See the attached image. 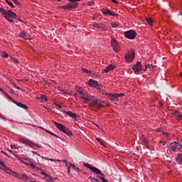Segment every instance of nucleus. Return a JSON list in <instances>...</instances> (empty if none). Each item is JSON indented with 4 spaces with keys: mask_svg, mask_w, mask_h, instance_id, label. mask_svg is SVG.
Masks as SVG:
<instances>
[{
    "mask_svg": "<svg viewBox=\"0 0 182 182\" xmlns=\"http://www.w3.org/2000/svg\"><path fill=\"white\" fill-rule=\"evenodd\" d=\"M20 161H21V163H23V164H26V166H31V164H26L23 161H22V159H19Z\"/></svg>",
    "mask_w": 182,
    "mask_h": 182,
    "instance_id": "37998d69",
    "label": "nucleus"
},
{
    "mask_svg": "<svg viewBox=\"0 0 182 182\" xmlns=\"http://www.w3.org/2000/svg\"><path fill=\"white\" fill-rule=\"evenodd\" d=\"M68 173H70V169H68Z\"/></svg>",
    "mask_w": 182,
    "mask_h": 182,
    "instance_id": "680f3d73",
    "label": "nucleus"
},
{
    "mask_svg": "<svg viewBox=\"0 0 182 182\" xmlns=\"http://www.w3.org/2000/svg\"><path fill=\"white\" fill-rule=\"evenodd\" d=\"M77 6V3H72L66 6H63L61 8L65 11H71V9H75Z\"/></svg>",
    "mask_w": 182,
    "mask_h": 182,
    "instance_id": "1a4fd4ad",
    "label": "nucleus"
},
{
    "mask_svg": "<svg viewBox=\"0 0 182 182\" xmlns=\"http://www.w3.org/2000/svg\"><path fill=\"white\" fill-rule=\"evenodd\" d=\"M146 21L149 25H153V19H151V18H146Z\"/></svg>",
    "mask_w": 182,
    "mask_h": 182,
    "instance_id": "cd10ccee",
    "label": "nucleus"
},
{
    "mask_svg": "<svg viewBox=\"0 0 182 182\" xmlns=\"http://www.w3.org/2000/svg\"><path fill=\"white\" fill-rule=\"evenodd\" d=\"M115 95L117 97V101L119 102V97H123V96H124V93H119V94L115 93Z\"/></svg>",
    "mask_w": 182,
    "mask_h": 182,
    "instance_id": "c85d7f7f",
    "label": "nucleus"
},
{
    "mask_svg": "<svg viewBox=\"0 0 182 182\" xmlns=\"http://www.w3.org/2000/svg\"><path fill=\"white\" fill-rule=\"evenodd\" d=\"M63 163H65V166L68 167V161H67V160H64V161H63Z\"/></svg>",
    "mask_w": 182,
    "mask_h": 182,
    "instance_id": "09e8293b",
    "label": "nucleus"
},
{
    "mask_svg": "<svg viewBox=\"0 0 182 182\" xmlns=\"http://www.w3.org/2000/svg\"><path fill=\"white\" fill-rule=\"evenodd\" d=\"M111 43L114 52H117L119 50V43H117V41L114 38H112Z\"/></svg>",
    "mask_w": 182,
    "mask_h": 182,
    "instance_id": "ddd939ff",
    "label": "nucleus"
},
{
    "mask_svg": "<svg viewBox=\"0 0 182 182\" xmlns=\"http://www.w3.org/2000/svg\"><path fill=\"white\" fill-rule=\"evenodd\" d=\"M147 68H149V70H151L154 68V66H153L152 64H146L144 72H146V70H147Z\"/></svg>",
    "mask_w": 182,
    "mask_h": 182,
    "instance_id": "a878e982",
    "label": "nucleus"
},
{
    "mask_svg": "<svg viewBox=\"0 0 182 182\" xmlns=\"http://www.w3.org/2000/svg\"><path fill=\"white\" fill-rule=\"evenodd\" d=\"M83 166H85V167H87V168H89L90 170H91V171H92V173H94L95 174H100V176H102L103 177H105V174L102 173V171L100 170H99L97 168L89 164H83Z\"/></svg>",
    "mask_w": 182,
    "mask_h": 182,
    "instance_id": "20e7f679",
    "label": "nucleus"
},
{
    "mask_svg": "<svg viewBox=\"0 0 182 182\" xmlns=\"http://www.w3.org/2000/svg\"><path fill=\"white\" fill-rule=\"evenodd\" d=\"M6 3L8 4L9 6H11V8H14V4L8 0H5Z\"/></svg>",
    "mask_w": 182,
    "mask_h": 182,
    "instance_id": "72a5a7b5",
    "label": "nucleus"
},
{
    "mask_svg": "<svg viewBox=\"0 0 182 182\" xmlns=\"http://www.w3.org/2000/svg\"><path fill=\"white\" fill-rule=\"evenodd\" d=\"M146 149H150L151 146H150V145H149L148 144H146Z\"/></svg>",
    "mask_w": 182,
    "mask_h": 182,
    "instance_id": "8fccbe9b",
    "label": "nucleus"
},
{
    "mask_svg": "<svg viewBox=\"0 0 182 182\" xmlns=\"http://www.w3.org/2000/svg\"><path fill=\"white\" fill-rule=\"evenodd\" d=\"M56 106H57V107H59V109H62V106L61 105H57Z\"/></svg>",
    "mask_w": 182,
    "mask_h": 182,
    "instance_id": "5fc2aeb1",
    "label": "nucleus"
},
{
    "mask_svg": "<svg viewBox=\"0 0 182 182\" xmlns=\"http://www.w3.org/2000/svg\"><path fill=\"white\" fill-rule=\"evenodd\" d=\"M1 153H3V154H6H6H5V152H4V151H2Z\"/></svg>",
    "mask_w": 182,
    "mask_h": 182,
    "instance_id": "e2e57ef3",
    "label": "nucleus"
},
{
    "mask_svg": "<svg viewBox=\"0 0 182 182\" xmlns=\"http://www.w3.org/2000/svg\"><path fill=\"white\" fill-rule=\"evenodd\" d=\"M18 38H21L22 39L26 41L29 38V34L26 31H23L18 34Z\"/></svg>",
    "mask_w": 182,
    "mask_h": 182,
    "instance_id": "dca6fc26",
    "label": "nucleus"
},
{
    "mask_svg": "<svg viewBox=\"0 0 182 182\" xmlns=\"http://www.w3.org/2000/svg\"><path fill=\"white\" fill-rule=\"evenodd\" d=\"M27 180V181H31V177L28 176L26 174H21V180Z\"/></svg>",
    "mask_w": 182,
    "mask_h": 182,
    "instance_id": "bb28decb",
    "label": "nucleus"
},
{
    "mask_svg": "<svg viewBox=\"0 0 182 182\" xmlns=\"http://www.w3.org/2000/svg\"><path fill=\"white\" fill-rule=\"evenodd\" d=\"M36 99H38V100H41V102H48V97L46 95H41L40 97H37Z\"/></svg>",
    "mask_w": 182,
    "mask_h": 182,
    "instance_id": "5701e85b",
    "label": "nucleus"
},
{
    "mask_svg": "<svg viewBox=\"0 0 182 182\" xmlns=\"http://www.w3.org/2000/svg\"><path fill=\"white\" fill-rule=\"evenodd\" d=\"M111 26H112V28H117V23H111Z\"/></svg>",
    "mask_w": 182,
    "mask_h": 182,
    "instance_id": "e433bc0d",
    "label": "nucleus"
},
{
    "mask_svg": "<svg viewBox=\"0 0 182 182\" xmlns=\"http://www.w3.org/2000/svg\"><path fill=\"white\" fill-rule=\"evenodd\" d=\"M10 59H11V60H13L14 63H19V61L18 60V59L14 58H12V56H10Z\"/></svg>",
    "mask_w": 182,
    "mask_h": 182,
    "instance_id": "f704fd0d",
    "label": "nucleus"
},
{
    "mask_svg": "<svg viewBox=\"0 0 182 182\" xmlns=\"http://www.w3.org/2000/svg\"><path fill=\"white\" fill-rule=\"evenodd\" d=\"M0 92H2V93H4V89L0 87Z\"/></svg>",
    "mask_w": 182,
    "mask_h": 182,
    "instance_id": "13d9d810",
    "label": "nucleus"
},
{
    "mask_svg": "<svg viewBox=\"0 0 182 182\" xmlns=\"http://www.w3.org/2000/svg\"><path fill=\"white\" fill-rule=\"evenodd\" d=\"M90 102H91L92 106H96V107H97V109H102V107H103V106H105V102H103L100 100H97V99L93 97L92 96V97H90Z\"/></svg>",
    "mask_w": 182,
    "mask_h": 182,
    "instance_id": "7ed1b4c3",
    "label": "nucleus"
},
{
    "mask_svg": "<svg viewBox=\"0 0 182 182\" xmlns=\"http://www.w3.org/2000/svg\"><path fill=\"white\" fill-rule=\"evenodd\" d=\"M1 55L2 56V58H8L9 56V55H8V53H6V52H1Z\"/></svg>",
    "mask_w": 182,
    "mask_h": 182,
    "instance_id": "2f4dec72",
    "label": "nucleus"
},
{
    "mask_svg": "<svg viewBox=\"0 0 182 182\" xmlns=\"http://www.w3.org/2000/svg\"><path fill=\"white\" fill-rule=\"evenodd\" d=\"M63 113H65V114H68V116H69V117H71V119H76L77 117L76 114H73L70 111H63Z\"/></svg>",
    "mask_w": 182,
    "mask_h": 182,
    "instance_id": "412c9836",
    "label": "nucleus"
},
{
    "mask_svg": "<svg viewBox=\"0 0 182 182\" xmlns=\"http://www.w3.org/2000/svg\"><path fill=\"white\" fill-rule=\"evenodd\" d=\"M114 69V66L113 65H109L107 67L105 68V69L103 70L102 73H109L110 70H113Z\"/></svg>",
    "mask_w": 182,
    "mask_h": 182,
    "instance_id": "aec40b11",
    "label": "nucleus"
},
{
    "mask_svg": "<svg viewBox=\"0 0 182 182\" xmlns=\"http://www.w3.org/2000/svg\"><path fill=\"white\" fill-rule=\"evenodd\" d=\"M0 166H1V168H0V170H2V171H4V173H6L7 174H11L12 171L9 170V168L5 166L4 164V162L1 161H0Z\"/></svg>",
    "mask_w": 182,
    "mask_h": 182,
    "instance_id": "f8f14e48",
    "label": "nucleus"
},
{
    "mask_svg": "<svg viewBox=\"0 0 182 182\" xmlns=\"http://www.w3.org/2000/svg\"><path fill=\"white\" fill-rule=\"evenodd\" d=\"M111 1H112V2H113L114 4H118L117 1H116V0H111Z\"/></svg>",
    "mask_w": 182,
    "mask_h": 182,
    "instance_id": "603ef678",
    "label": "nucleus"
},
{
    "mask_svg": "<svg viewBox=\"0 0 182 182\" xmlns=\"http://www.w3.org/2000/svg\"><path fill=\"white\" fill-rule=\"evenodd\" d=\"M7 97H8V99H9V100H11V102H12V100H14V99L12 97H11L10 95L8 94H7Z\"/></svg>",
    "mask_w": 182,
    "mask_h": 182,
    "instance_id": "a18cd8bd",
    "label": "nucleus"
},
{
    "mask_svg": "<svg viewBox=\"0 0 182 182\" xmlns=\"http://www.w3.org/2000/svg\"><path fill=\"white\" fill-rule=\"evenodd\" d=\"M89 86H91L92 87H96V89H100V85H99V82H97L96 80H90Z\"/></svg>",
    "mask_w": 182,
    "mask_h": 182,
    "instance_id": "2eb2a0df",
    "label": "nucleus"
},
{
    "mask_svg": "<svg viewBox=\"0 0 182 182\" xmlns=\"http://www.w3.org/2000/svg\"><path fill=\"white\" fill-rule=\"evenodd\" d=\"M180 76H182V73L180 74Z\"/></svg>",
    "mask_w": 182,
    "mask_h": 182,
    "instance_id": "774afa93",
    "label": "nucleus"
},
{
    "mask_svg": "<svg viewBox=\"0 0 182 182\" xmlns=\"http://www.w3.org/2000/svg\"><path fill=\"white\" fill-rule=\"evenodd\" d=\"M12 102L14 103V105H16V106H18V107H21V109H25L26 110H28V106H26V105L18 102L15 100H12Z\"/></svg>",
    "mask_w": 182,
    "mask_h": 182,
    "instance_id": "a211bd4d",
    "label": "nucleus"
},
{
    "mask_svg": "<svg viewBox=\"0 0 182 182\" xmlns=\"http://www.w3.org/2000/svg\"><path fill=\"white\" fill-rule=\"evenodd\" d=\"M97 141L100 142V143H101V144H102V139H100V138H97Z\"/></svg>",
    "mask_w": 182,
    "mask_h": 182,
    "instance_id": "3c124183",
    "label": "nucleus"
},
{
    "mask_svg": "<svg viewBox=\"0 0 182 182\" xmlns=\"http://www.w3.org/2000/svg\"><path fill=\"white\" fill-rule=\"evenodd\" d=\"M70 164L71 168L76 170V166L74 164Z\"/></svg>",
    "mask_w": 182,
    "mask_h": 182,
    "instance_id": "79ce46f5",
    "label": "nucleus"
},
{
    "mask_svg": "<svg viewBox=\"0 0 182 182\" xmlns=\"http://www.w3.org/2000/svg\"><path fill=\"white\" fill-rule=\"evenodd\" d=\"M93 27L97 29H105V24L95 23L93 24Z\"/></svg>",
    "mask_w": 182,
    "mask_h": 182,
    "instance_id": "4be33fe9",
    "label": "nucleus"
},
{
    "mask_svg": "<svg viewBox=\"0 0 182 182\" xmlns=\"http://www.w3.org/2000/svg\"><path fill=\"white\" fill-rule=\"evenodd\" d=\"M41 129H43V130L46 131V133H48L49 134H51V136H55V134L45 128L41 127Z\"/></svg>",
    "mask_w": 182,
    "mask_h": 182,
    "instance_id": "7c9ffc66",
    "label": "nucleus"
},
{
    "mask_svg": "<svg viewBox=\"0 0 182 182\" xmlns=\"http://www.w3.org/2000/svg\"><path fill=\"white\" fill-rule=\"evenodd\" d=\"M106 93H107V92H102V95H104L105 96H106Z\"/></svg>",
    "mask_w": 182,
    "mask_h": 182,
    "instance_id": "052dcab7",
    "label": "nucleus"
},
{
    "mask_svg": "<svg viewBox=\"0 0 182 182\" xmlns=\"http://www.w3.org/2000/svg\"><path fill=\"white\" fill-rule=\"evenodd\" d=\"M178 119H181V115H179V116H178Z\"/></svg>",
    "mask_w": 182,
    "mask_h": 182,
    "instance_id": "0e129e2a",
    "label": "nucleus"
},
{
    "mask_svg": "<svg viewBox=\"0 0 182 182\" xmlns=\"http://www.w3.org/2000/svg\"><path fill=\"white\" fill-rule=\"evenodd\" d=\"M106 97L112 100V102H117V97H116V94L113 93H105Z\"/></svg>",
    "mask_w": 182,
    "mask_h": 182,
    "instance_id": "4468645a",
    "label": "nucleus"
},
{
    "mask_svg": "<svg viewBox=\"0 0 182 182\" xmlns=\"http://www.w3.org/2000/svg\"><path fill=\"white\" fill-rule=\"evenodd\" d=\"M11 174L12 176H14V177H16V178H18L19 180H21L22 174L16 173V172L15 171H11Z\"/></svg>",
    "mask_w": 182,
    "mask_h": 182,
    "instance_id": "b1692460",
    "label": "nucleus"
},
{
    "mask_svg": "<svg viewBox=\"0 0 182 182\" xmlns=\"http://www.w3.org/2000/svg\"><path fill=\"white\" fill-rule=\"evenodd\" d=\"M77 92L79 93V95H83V93L85 92L81 89H79L78 90H77Z\"/></svg>",
    "mask_w": 182,
    "mask_h": 182,
    "instance_id": "4c0bfd02",
    "label": "nucleus"
},
{
    "mask_svg": "<svg viewBox=\"0 0 182 182\" xmlns=\"http://www.w3.org/2000/svg\"><path fill=\"white\" fill-rule=\"evenodd\" d=\"M135 55H136V53L134 52V50H132L131 53H127L125 55V60H127V62L132 63V62H133L134 59Z\"/></svg>",
    "mask_w": 182,
    "mask_h": 182,
    "instance_id": "423d86ee",
    "label": "nucleus"
},
{
    "mask_svg": "<svg viewBox=\"0 0 182 182\" xmlns=\"http://www.w3.org/2000/svg\"><path fill=\"white\" fill-rule=\"evenodd\" d=\"M20 141H21V143H23V144H27L28 146H30V147H33V146L39 147V145L33 144V142H32V141L29 139H20Z\"/></svg>",
    "mask_w": 182,
    "mask_h": 182,
    "instance_id": "6e6552de",
    "label": "nucleus"
},
{
    "mask_svg": "<svg viewBox=\"0 0 182 182\" xmlns=\"http://www.w3.org/2000/svg\"><path fill=\"white\" fill-rule=\"evenodd\" d=\"M70 2H73V4H76L75 2H80V0H69Z\"/></svg>",
    "mask_w": 182,
    "mask_h": 182,
    "instance_id": "58836bf2",
    "label": "nucleus"
},
{
    "mask_svg": "<svg viewBox=\"0 0 182 182\" xmlns=\"http://www.w3.org/2000/svg\"><path fill=\"white\" fill-rule=\"evenodd\" d=\"M55 137H57L58 139H60V137L59 136H58L57 134H55Z\"/></svg>",
    "mask_w": 182,
    "mask_h": 182,
    "instance_id": "4d7b16f0",
    "label": "nucleus"
},
{
    "mask_svg": "<svg viewBox=\"0 0 182 182\" xmlns=\"http://www.w3.org/2000/svg\"><path fill=\"white\" fill-rule=\"evenodd\" d=\"M67 168H68V170H70V168H72L70 167V166L68 165Z\"/></svg>",
    "mask_w": 182,
    "mask_h": 182,
    "instance_id": "864d4df0",
    "label": "nucleus"
},
{
    "mask_svg": "<svg viewBox=\"0 0 182 182\" xmlns=\"http://www.w3.org/2000/svg\"><path fill=\"white\" fill-rule=\"evenodd\" d=\"M132 69L135 72V73L141 72V63L140 61H138L136 63V64L133 65Z\"/></svg>",
    "mask_w": 182,
    "mask_h": 182,
    "instance_id": "9b49d317",
    "label": "nucleus"
},
{
    "mask_svg": "<svg viewBox=\"0 0 182 182\" xmlns=\"http://www.w3.org/2000/svg\"><path fill=\"white\" fill-rule=\"evenodd\" d=\"M13 2H14V4L17 6H19L20 3L18 0H13Z\"/></svg>",
    "mask_w": 182,
    "mask_h": 182,
    "instance_id": "ea45409f",
    "label": "nucleus"
},
{
    "mask_svg": "<svg viewBox=\"0 0 182 182\" xmlns=\"http://www.w3.org/2000/svg\"><path fill=\"white\" fill-rule=\"evenodd\" d=\"M41 174H42V176H44L46 181L50 182L53 181V178H52V176L45 173V171H42V172H41Z\"/></svg>",
    "mask_w": 182,
    "mask_h": 182,
    "instance_id": "f3484780",
    "label": "nucleus"
},
{
    "mask_svg": "<svg viewBox=\"0 0 182 182\" xmlns=\"http://www.w3.org/2000/svg\"><path fill=\"white\" fill-rule=\"evenodd\" d=\"M0 119H2L3 120H6V118L1 114H0Z\"/></svg>",
    "mask_w": 182,
    "mask_h": 182,
    "instance_id": "de8ad7c7",
    "label": "nucleus"
},
{
    "mask_svg": "<svg viewBox=\"0 0 182 182\" xmlns=\"http://www.w3.org/2000/svg\"><path fill=\"white\" fill-rule=\"evenodd\" d=\"M159 143H160V144L163 143V141H159Z\"/></svg>",
    "mask_w": 182,
    "mask_h": 182,
    "instance_id": "338daca9",
    "label": "nucleus"
},
{
    "mask_svg": "<svg viewBox=\"0 0 182 182\" xmlns=\"http://www.w3.org/2000/svg\"><path fill=\"white\" fill-rule=\"evenodd\" d=\"M102 14L105 15H110L111 16H117V14L110 11L109 9H103Z\"/></svg>",
    "mask_w": 182,
    "mask_h": 182,
    "instance_id": "6ab92c4d",
    "label": "nucleus"
},
{
    "mask_svg": "<svg viewBox=\"0 0 182 182\" xmlns=\"http://www.w3.org/2000/svg\"><path fill=\"white\" fill-rule=\"evenodd\" d=\"M90 97H92V95L84 92L81 95L80 99H83V100H85V103H90Z\"/></svg>",
    "mask_w": 182,
    "mask_h": 182,
    "instance_id": "9d476101",
    "label": "nucleus"
},
{
    "mask_svg": "<svg viewBox=\"0 0 182 182\" xmlns=\"http://www.w3.org/2000/svg\"><path fill=\"white\" fill-rule=\"evenodd\" d=\"M36 170H38L39 171H41V173H42V171H43V170L42 168L38 167L37 166H36Z\"/></svg>",
    "mask_w": 182,
    "mask_h": 182,
    "instance_id": "c03bdc74",
    "label": "nucleus"
},
{
    "mask_svg": "<svg viewBox=\"0 0 182 182\" xmlns=\"http://www.w3.org/2000/svg\"><path fill=\"white\" fill-rule=\"evenodd\" d=\"M124 34L125 38H127V39H134V38L137 36V33L133 30L125 31Z\"/></svg>",
    "mask_w": 182,
    "mask_h": 182,
    "instance_id": "39448f33",
    "label": "nucleus"
},
{
    "mask_svg": "<svg viewBox=\"0 0 182 182\" xmlns=\"http://www.w3.org/2000/svg\"><path fill=\"white\" fill-rule=\"evenodd\" d=\"M52 123L53 125L55 126V127H57V129H58V130H60V132H63V133H65V134H67V136H69L70 137L73 136V133H72V132L70 130H69V129H68V127L62 125V124L60 123H58L55 121H52Z\"/></svg>",
    "mask_w": 182,
    "mask_h": 182,
    "instance_id": "f03ea898",
    "label": "nucleus"
},
{
    "mask_svg": "<svg viewBox=\"0 0 182 182\" xmlns=\"http://www.w3.org/2000/svg\"><path fill=\"white\" fill-rule=\"evenodd\" d=\"M141 140L144 144H149V141L144 137H141Z\"/></svg>",
    "mask_w": 182,
    "mask_h": 182,
    "instance_id": "c756f323",
    "label": "nucleus"
},
{
    "mask_svg": "<svg viewBox=\"0 0 182 182\" xmlns=\"http://www.w3.org/2000/svg\"><path fill=\"white\" fill-rule=\"evenodd\" d=\"M176 161H177V163H178V164H182V154L181 153L178 154Z\"/></svg>",
    "mask_w": 182,
    "mask_h": 182,
    "instance_id": "393cba45",
    "label": "nucleus"
},
{
    "mask_svg": "<svg viewBox=\"0 0 182 182\" xmlns=\"http://www.w3.org/2000/svg\"><path fill=\"white\" fill-rule=\"evenodd\" d=\"M171 144L172 145L171 149L173 151H177V150H181L182 149V145L178 141H173Z\"/></svg>",
    "mask_w": 182,
    "mask_h": 182,
    "instance_id": "0eeeda50",
    "label": "nucleus"
},
{
    "mask_svg": "<svg viewBox=\"0 0 182 182\" xmlns=\"http://www.w3.org/2000/svg\"><path fill=\"white\" fill-rule=\"evenodd\" d=\"M179 15H181V16H182V12L181 11L179 13Z\"/></svg>",
    "mask_w": 182,
    "mask_h": 182,
    "instance_id": "69168bd1",
    "label": "nucleus"
},
{
    "mask_svg": "<svg viewBox=\"0 0 182 182\" xmlns=\"http://www.w3.org/2000/svg\"><path fill=\"white\" fill-rule=\"evenodd\" d=\"M91 182H99V179L96 178H91Z\"/></svg>",
    "mask_w": 182,
    "mask_h": 182,
    "instance_id": "c9c22d12",
    "label": "nucleus"
},
{
    "mask_svg": "<svg viewBox=\"0 0 182 182\" xmlns=\"http://www.w3.org/2000/svg\"><path fill=\"white\" fill-rule=\"evenodd\" d=\"M11 149H15V145L11 144Z\"/></svg>",
    "mask_w": 182,
    "mask_h": 182,
    "instance_id": "6e6d98bb",
    "label": "nucleus"
},
{
    "mask_svg": "<svg viewBox=\"0 0 182 182\" xmlns=\"http://www.w3.org/2000/svg\"><path fill=\"white\" fill-rule=\"evenodd\" d=\"M30 166L31 167V168H32L33 170H35V169L36 168V166L33 165V164H30Z\"/></svg>",
    "mask_w": 182,
    "mask_h": 182,
    "instance_id": "a19ab883",
    "label": "nucleus"
},
{
    "mask_svg": "<svg viewBox=\"0 0 182 182\" xmlns=\"http://www.w3.org/2000/svg\"><path fill=\"white\" fill-rule=\"evenodd\" d=\"M0 13L9 22H14V19H16V14L11 10L6 11L4 8L0 7Z\"/></svg>",
    "mask_w": 182,
    "mask_h": 182,
    "instance_id": "f257e3e1",
    "label": "nucleus"
},
{
    "mask_svg": "<svg viewBox=\"0 0 182 182\" xmlns=\"http://www.w3.org/2000/svg\"><path fill=\"white\" fill-rule=\"evenodd\" d=\"M82 70L84 73H92V71H89V70L86 69V68H82Z\"/></svg>",
    "mask_w": 182,
    "mask_h": 182,
    "instance_id": "473e14b6",
    "label": "nucleus"
},
{
    "mask_svg": "<svg viewBox=\"0 0 182 182\" xmlns=\"http://www.w3.org/2000/svg\"><path fill=\"white\" fill-rule=\"evenodd\" d=\"M16 89L18 90H21V87H16Z\"/></svg>",
    "mask_w": 182,
    "mask_h": 182,
    "instance_id": "bf43d9fd",
    "label": "nucleus"
},
{
    "mask_svg": "<svg viewBox=\"0 0 182 182\" xmlns=\"http://www.w3.org/2000/svg\"><path fill=\"white\" fill-rule=\"evenodd\" d=\"M75 170L77 171V173H80L82 171V170H80L79 168H76Z\"/></svg>",
    "mask_w": 182,
    "mask_h": 182,
    "instance_id": "49530a36",
    "label": "nucleus"
}]
</instances>
